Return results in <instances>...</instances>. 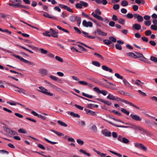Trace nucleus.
<instances>
[{
	"label": "nucleus",
	"mask_w": 157,
	"mask_h": 157,
	"mask_svg": "<svg viewBox=\"0 0 157 157\" xmlns=\"http://www.w3.org/2000/svg\"><path fill=\"white\" fill-rule=\"evenodd\" d=\"M79 151L81 153L86 155L88 156H91V155L90 154L87 152L86 151L83 150V149H80L79 150Z\"/></svg>",
	"instance_id": "nucleus-30"
},
{
	"label": "nucleus",
	"mask_w": 157,
	"mask_h": 157,
	"mask_svg": "<svg viewBox=\"0 0 157 157\" xmlns=\"http://www.w3.org/2000/svg\"><path fill=\"white\" fill-rule=\"evenodd\" d=\"M135 58H140V60L141 61H142L145 63H147L148 61L147 60V59H146L144 56H143L142 54L139 53L138 52H135Z\"/></svg>",
	"instance_id": "nucleus-2"
},
{
	"label": "nucleus",
	"mask_w": 157,
	"mask_h": 157,
	"mask_svg": "<svg viewBox=\"0 0 157 157\" xmlns=\"http://www.w3.org/2000/svg\"><path fill=\"white\" fill-rule=\"evenodd\" d=\"M18 131L19 132L22 133H26L27 131L24 129L21 128L18 130Z\"/></svg>",
	"instance_id": "nucleus-60"
},
{
	"label": "nucleus",
	"mask_w": 157,
	"mask_h": 157,
	"mask_svg": "<svg viewBox=\"0 0 157 157\" xmlns=\"http://www.w3.org/2000/svg\"><path fill=\"white\" fill-rule=\"evenodd\" d=\"M141 28V25L138 24H135L133 25V28L137 30H139Z\"/></svg>",
	"instance_id": "nucleus-25"
},
{
	"label": "nucleus",
	"mask_w": 157,
	"mask_h": 157,
	"mask_svg": "<svg viewBox=\"0 0 157 157\" xmlns=\"http://www.w3.org/2000/svg\"><path fill=\"white\" fill-rule=\"evenodd\" d=\"M107 99L111 100H117V98H115V97L111 94H109L108 96H107Z\"/></svg>",
	"instance_id": "nucleus-26"
},
{
	"label": "nucleus",
	"mask_w": 157,
	"mask_h": 157,
	"mask_svg": "<svg viewBox=\"0 0 157 157\" xmlns=\"http://www.w3.org/2000/svg\"><path fill=\"white\" fill-rule=\"evenodd\" d=\"M40 73L43 76L47 74L48 71L47 70L44 69H41L39 70Z\"/></svg>",
	"instance_id": "nucleus-24"
},
{
	"label": "nucleus",
	"mask_w": 157,
	"mask_h": 157,
	"mask_svg": "<svg viewBox=\"0 0 157 157\" xmlns=\"http://www.w3.org/2000/svg\"><path fill=\"white\" fill-rule=\"evenodd\" d=\"M51 131L53 132H54V133L56 134V135H57L58 136H64V134L61 132H59L58 131H56L54 130H51Z\"/></svg>",
	"instance_id": "nucleus-38"
},
{
	"label": "nucleus",
	"mask_w": 157,
	"mask_h": 157,
	"mask_svg": "<svg viewBox=\"0 0 157 157\" xmlns=\"http://www.w3.org/2000/svg\"><path fill=\"white\" fill-rule=\"evenodd\" d=\"M39 88L40 90L39 91L41 92L43 94H46L48 96H55V95H54L53 94L48 92V90L45 89V88L43 86H39Z\"/></svg>",
	"instance_id": "nucleus-3"
},
{
	"label": "nucleus",
	"mask_w": 157,
	"mask_h": 157,
	"mask_svg": "<svg viewBox=\"0 0 157 157\" xmlns=\"http://www.w3.org/2000/svg\"><path fill=\"white\" fill-rule=\"evenodd\" d=\"M118 22L119 23L122 24L124 25L125 22V20L122 18L119 19L118 20Z\"/></svg>",
	"instance_id": "nucleus-58"
},
{
	"label": "nucleus",
	"mask_w": 157,
	"mask_h": 157,
	"mask_svg": "<svg viewBox=\"0 0 157 157\" xmlns=\"http://www.w3.org/2000/svg\"><path fill=\"white\" fill-rule=\"evenodd\" d=\"M39 50L40 51V52L43 54H46L48 53V51L43 48H40Z\"/></svg>",
	"instance_id": "nucleus-50"
},
{
	"label": "nucleus",
	"mask_w": 157,
	"mask_h": 157,
	"mask_svg": "<svg viewBox=\"0 0 157 157\" xmlns=\"http://www.w3.org/2000/svg\"><path fill=\"white\" fill-rule=\"evenodd\" d=\"M134 17L137 19L138 22L142 21L143 20V17L138 14H134Z\"/></svg>",
	"instance_id": "nucleus-19"
},
{
	"label": "nucleus",
	"mask_w": 157,
	"mask_h": 157,
	"mask_svg": "<svg viewBox=\"0 0 157 157\" xmlns=\"http://www.w3.org/2000/svg\"><path fill=\"white\" fill-rule=\"evenodd\" d=\"M102 134L106 137H110L111 136V133L109 132L107 129H104L101 131Z\"/></svg>",
	"instance_id": "nucleus-11"
},
{
	"label": "nucleus",
	"mask_w": 157,
	"mask_h": 157,
	"mask_svg": "<svg viewBox=\"0 0 157 157\" xmlns=\"http://www.w3.org/2000/svg\"><path fill=\"white\" fill-rule=\"evenodd\" d=\"M6 131L8 133L10 134L11 135H14L15 134V132L14 131L10 129L9 128H7L6 127Z\"/></svg>",
	"instance_id": "nucleus-33"
},
{
	"label": "nucleus",
	"mask_w": 157,
	"mask_h": 157,
	"mask_svg": "<svg viewBox=\"0 0 157 157\" xmlns=\"http://www.w3.org/2000/svg\"><path fill=\"white\" fill-rule=\"evenodd\" d=\"M150 60L155 63H157V58L153 56H151L150 58Z\"/></svg>",
	"instance_id": "nucleus-59"
},
{
	"label": "nucleus",
	"mask_w": 157,
	"mask_h": 157,
	"mask_svg": "<svg viewBox=\"0 0 157 157\" xmlns=\"http://www.w3.org/2000/svg\"><path fill=\"white\" fill-rule=\"evenodd\" d=\"M117 140L125 144H128L129 141L125 137H123L121 136H118Z\"/></svg>",
	"instance_id": "nucleus-9"
},
{
	"label": "nucleus",
	"mask_w": 157,
	"mask_h": 157,
	"mask_svg": "<svg viewBox=\"0 0 157 157\" xmlns=\"http://www.w3.org/2000/svg\"><path fill=\"white\" fill-rule=\"evenodd\" d=\"M58 123L60 125L65 127H66L67 126V124H66L65 123L62 121H61L59 120L57 121Z\"/></svg>",
	"instance_id": "nucleus-36"
},
{
	"label": "nucleus",
	"mask_w": 157,
	"mask_h": 157,
	"mask_svg": "<svg viewBox=\"0 0 157 157\" xmlns=\"http://www.w3.org/2000/svg\"><path fill=\"white\" fill-rule=\"evenodd\" d=\"M93 90L94 91L97 92L98 94H101L104 96H105L108 93V92L105 90H101L97 87H94Z\"/></svg>",
	"instance_id": "nucleus-6"
},
{
	"label": "nucleus",
	"mask_w": 157,
	"mask_h": 157,
	"mask_svg": "<svg viewBox=\"0 0 157 157\" xmlns=\"http://www.w3.org/2000/svg\"><path fill=\"white\" fill-rule=\"evenodd\" d=\"M84 110L86 112V113L88 114H89L92 115H94L95 114V112L91 111L89 109H85Z\"/></svg>",
	"instance_id": "nucleus-27"
},
{
	"label": "nucleus",
	"mask_w": 157,
	"mask_h": 157,
	"mask_svg": "<svg viewBox=\"0 0 157 157\" xmlns=\"http://www.w3.org/2000/svg\"><path fill=\"white\" fill-rule=\"evenodd\" d=\"M77 142L79 145H82L84 143V141L81 139H78L76 140Z\"/></svg>",
	"instance_id": "nucleus-49"
},
{
	"label": "nucleus",
	"mask_w": 157,
	"mask_h": 157,
	"mask_svg": "<svg viewBox=\"0 0 157 157\" xmlns=\"http://www.w3.org/2000/svg\"><path fill=\"white\" fill-rule=\"evenodd\" d=\"M98 100L102 102L105 104L107 105H110L111 104V102H109V101H107L103 99H100V98H98Z\"/></svg>",
	"instance_id": "nucleus-22"
},
{
	"label": "nucleus",
	"mask_w": 157,
	"mask_h": 157,
	"mask_svg": "<svg viewBox=\"0 0 157 157\" xmlns=\"http://www.w3.org/2000/svg\"><path fill=\"white\" fill-rule=\"evenodd\" d=\"M104 43L106 45H109V44H111V42L109 40H105L103 41Z\"/></svg>",
	"instance_id": "nucleus-47"
},
{
	"label": "nucleus",
	"mask_w": 157,
	"mask_h": 157,
	"mask_svg": "<svg viewBox=\"0 0 157 157\" xmlns=\"http://www.w3.org/2000/svg\"><path fill=\"white\" fill-rule=\"evenodd\" d=\"M70 20L72 22H75L76 21H77V24L79 26L81 22V18L80 17L76 16H72L70 17Z\"/></svg>",
	"instance_id": "nucleus-4"
},
{
	"label": "nucleus",
	"mask_w": 157,
	"mask_h": 157,
	"mask_svg": "<svg viewBox=\"0 0 157 157\" xmlns=\"http://www.w3.org/2000/svg\"><path fill=\"white\" fill-rule=\"evenodd\" d=\"M82 95L83 96H85L86 97L90 98H93V96L92 95H90L87 94H86L84 93H82Z\"/></svg>",
	"instance_id": "nucleus-46"
},
{
	"label": "nucleus",
	"mask_w": 157,
	"mask_h": 157,
	"mask_svg": "<svg viewBox=\"0 0 157 157\" xmlns=\"http://www.w3.org/2000/svg\"><path fill=\"white\" fill-rule=\"evenodd\" d=\"M92 15L94 16V17L97 18L99 21H104V19L102 17L98 15H97L96 14H95L94 12H92Z\"/></svg>",
	"instance_id": "nucleus-17"
},
{
	"label": "nucleus",
	"mask_w": 157,
	"mask_h": 157,
	"mask_svg": "<svg viewBox=\"0 0 157 157\" xmlns=\"http://www.w3.org/2000/svg\"><path fill=\"white\" fill-rule=\"evenodd\" d=\"M0 31L9 34H11L12 33V32L7 29H1L0 30Z\"/></svg>",
	"instance_id": "nucleus-48"
},
{
	"label": "nucleus",
	"mask_w": 157,
	"mask_h": 157,
	"mask_svg": "<svg viewBox=\"0 0 157 157\" xmlns=\"http://www.w3.org/2000/svg\"><path fill=\"white\" fill-rule=\"evenodd\" d=\"M78 83L80 85H87L88 84V82L84 81H79Z\"/></svg>",
	"instance_id": "nucleus-45"
},
{
	"label": "nucleus",
	"mask_w": 157,
	"mask_h": 157,
	"mask_svg": "<svg viewBox=\"0 0 157 157\" xmlns=\"http://www.w3.org/2000/svg\"><path fill=\"white\" fill-rule=\"evenodd\" d=\"M109 39L111 43L112 42H115L117 41L116 39L113 36H110Z\"/></svg>",
	"instance_id": "nucleus-52"
},
{
	"label": "nucleus",
	"mask_w": 157,
	"mask_h": 157,
	"mask_svg": "<svg viewBox=\"0 0 157 157\" xmlns=\"http://www.w3.org/2000/svg\"><path fill=\"white\" fill-rule=\"evenodd\" d=\"M105 120L107 122L110 123V124H111L114 126L118 127L126 128H129L128 126H124V125H118L116 124H113V123H112V122L109 121H107L106 120Z\"/></svg>",
	"instance_id": "nucleus-20"
},
{
	"label": "nucleus",
	"mask_w": 157,
	"mask_h": 157,
	"mask_svg": "<svg viewBox=\"0 0 157 157\" xmlns=\"http://www.w3.org/2000/svg\"><path fill=\"white\" fill-rule=\"evenodd\" d=\"M126 56L129 57H132L135 58V54L132 52H129L126 54Z\"/></svg>",
	"instance_id": "nucleus-32"
},
{
	"label": "nucleus",
	"mask_w": 157,
	"mask_h": 157,
	"mask_svg": "<svg viewBox=\"0 0 157 157\" xmlns=\"http://www.w3.org/2000/svg\"><path fill=\"white\" fill-rule=\"evenodd\" d=\"M117 99L118 101H121L125 103V104H128L131 106H133L137 109H139V108L138 106L135 105L133 104L131 102H130L127 101L125 100H122V99H121L120 98H117Z\"/></svg>",
	"instance_id": "nucleus-8"
},
{
	"label": "nucleus",
	"mask_w": 157,
	"mask_h": 157,
	"mask_svg": "<svg viewBox=\"0 0 157 157\" xmlns=\"http://www.w3.org/2000/svg\"><path fill=\"white\" fill-rule=\"evenodd\" d=\"M115 47L117 49L120 50H121L122 49L121 45L118 44H117L115 45Z\"/></svg>",
	"instance_id": "nucleus-61"
},
{
	"label": "nucleus",
	"mask_w": 157,
	"mask_h": 157,
	"mask_svg": "<svg viewBox=\"0 0 157 157\" xmlns=\"http://www.w3.org/2000/svg\"><path fill=\"white\" fill-rule=\"evenodd\" d=\"M92 64L97 67H100V63L97 61H93L92 62Z\"/></svg>",
	"instance_id": "nucleus-37"
},
{
	"label": "nucleus",
	"mask_w": 157,
	"mask_h": 157,
	"mask_svg": "<svg viewBox=\"0 0 157 157\" xmlns=\"http://www.w3.org/2000/svg\"><path fill=\"white\" fill-rule=\"evenodd\" d=\"M44 13L43 14V16L45 17L49 18L52 19L54 20H57V18L55 17L52 16L48 13L45 12H44Z\"/></svg>",
	"instance_id": "nucleus-16"
},
{
	"label": "nucleus",
	"mask_w": 157,
	"mask_h": 157,
	"mask_svg": "<svg viewBox=\"0 0 157 157\" xmlns=\"http://www.w3.org/2000/svg\"><path fill=\"white\" fill-rule=\"evenodd\" d=\"M128 4V2L126 0H123L121 2V5L123 6H126Z\"/></svg>",
	"instance_id": "nucleus-40"
},
{
	"label": "nucleus",
	"mask_w": 157,
	"mask_h": 157,
	"mask_svg": "<svg viewBox=\"0 0 157 157\" xmlns=\"http://www.w3.org/2000/svg\"><path fill=\"white\" fill-rule=\"evenodd\" d=\"M57 27L60 30L63 31V32H65V33H70V32L67 29L63 28H62L59 25H57Z\"/></svg>",
	"instance_id": "nucleus-34"
},
{
	"label": "nucleus",
	"mask_w": 157,
	"mask_h": 157,
	"mask_svg": "<svg viewBox=\"0 0 157 157\" xmlns=\"http://www.w3.org/2000/svg\"><path fill=\"white\" fill-rule=\"evenodd\" d=\"M7 103L11 105H15L17 104L21 105V104L19 103H16V102H14V101H12V102L8 101V102H7Z\"/></svg>",
	"instance_id": "nucleus-51"
},
{
	"label": "nucleus",
	"mask_w": 157,
	"mask_h": 157,
	"mask_svg": "<svg viewBox=\"0 0 157 157\" xmlns=\"http://www.w3.org/2000/svg\"><path fill=\"white\" fill-rule=\"evenodd\" d=\"M125 17H126L128 18L131 19L134 17V15H133L132 13H128L125 16Z\"/></svg>",
	"instance_id": "nucleus-54"
},
{
	"label": "nucleus",
	"mask_w": 157,
	"mask_h": 157,
	"mask_svg": "<svg viewBox=\"0 0 157 157\" xmlns=\"http://www.w3.org/2000/svg\"><path fill=\"white\" fill-rule=\"evenodd\" d=\"M50 36L54 38H57L58 36V32L54 30L53 29H50Z\"/></svg>",
	"instance_id": "nucleus-10"
},
{
	"label": "nucleus",
	"mask_w": 157,
	"mask_h": 157,
	"mask_svg": "<svg viewBox=\"0 0 157 157\" xmlns=\"http://www.w3.org/2000/svg\"><path fill=\"white\" fill-rule=\"evenodd\" d=\"M109 151L111 153H112L113 154H114L119 157H121L122 156V155L120 154L117 153L116 152H114V151H113L111 150H110Z\"/></svg>",
	"instance_id": "nucleus-62"
},
{
	"label": "nucleus",
	"mask_w": 157,
	"mask_h": 157,
	"mask_svg": "<svg viewBox=\"0 0 157 157\" xmlns=\"http://www.w3.org/2000/svg\"><path fill=\"white\" fill-rule=\"evenodd\" d=\"M97 33L98 34L100 35L106 36L107 35V33L103 32L99 29H97Z\"/></svg>",
	"instance_id": "nucleus-23"
},
{
	"label": "nucleus",
	"mask_w": 157,
	"mask_h": 157,
	"mask_svg": "<svg viewBox=\"0 0 157 157\" xmlns=\"http://www.w3.org/2000/svg\"><path fill=\"white\" fill-rule=\"evenodd\" d=\"M130 117H132V119L136 121H140L141 120V118H140L139 116L136 115L131 114L130 115Z\"/></svg>",
	"instance_id": "nucleus-15"
},
{
	"label": "nucleus",
	"mask_w": 157,
	"mask_h": 157,
	"mask_svg": "<svg viewBox=\"0 0 157 157\" xmlns=\"http://www.w3.org/2000/svg\"><path fill=\"white\" fill-rule=\"evenodd\" d=\"M151 28L152 30H157V25H152L151 26Z\"/></svg>",
	"instance_id": "nucleus-63"
},
{
	"label": "nucleus",
	"mask_w": 157,
	"mask_h": 157,
	"mask_svg": "<svg viewBox=\"0 0 157 157\" xmlns=\"http://www.w3.org/2000/svg\"><path fill=\"white\" fill-rule=\"evenodd\" d=\"M16 0L13 1H12V3H9V5L10 6H12L15 8H17V3L15 4Z\"/></svg>",
	"instance_id": "nucleus-41"
},
{
	"label": "nucleus",
	"mask_w": 157,
	"mask_h": 157,
	"mask_svg": "<svg viewBox=\"0 0 157 157\" xmlns=\"http://www.w3.org/2000/svg\"><path fill=\"white\" fill-rule=\"evenodd\" d=\"M59 6L61 8L65 10H66L69 12L71 13H72L73 12L72 10L70 7H69L66 5L63 4H59Z\"/></svg>",
	"instance_id": "nucleus-13"
},
{
	"label": "nucleus",
	"mask_w": 157,
	"mask_h": 157,
	"mask_svg": "<svg viewBox=\"0 0 157 157\" xmlns=\"http://www.w3.org/2000/svg\"><path fill=\"white\" fill-rule=\"evenodd\" d=\"M94 55L96 56H97L98 57L100 58L102 60H104V58L100 54H99L98 53H97V52H95L94 53Z\"/></svg>",
	"instance_id": "nucleus-53"
},
{
	"label": "nucleus",
	"mask_w": 157,
	"mask_h": 157,
	"mask_svg": "<svg viewBox=\"0 0 157 157\" xmlns=\"http://www.w3.org/2000/svg\"><path fill=\"white\" fill-rule=\"evenodd\" d=\"M132 83L134 84H136L138 86H142L140 83H141L142 84H144V83L141 82L139 79H137L136 81L134 80L133 79H132Z\"/></svg>",
	"instance_id": "nucleus-14"
},
{
	"label": "nucleus",
	"mask_w": 157,
	"mask_h": 157,
	"mask_svg": "<svg viewBox=\"0 0 157 157\" xmlns=\"http://www.w3.org/2000/svg\"><path fill=\"white\" fill-rule=\"evenodd\" d=\"M102 68L105 71H108L110 73H112L113 70L110 68L108 67L105 65H103L102 66Z\"/></svg>",
	"instance_id": "nucleus-21"
},
{
	"label": "nucleus",
	"mask_w": 157,
	"mask_h": 157,
	"mask_svg": "<svg viewBox=\"0 0 157 157\" xmlns=\"http://www.w3.org/2000/svg\"><path fill=\"white\" fill-rule=\"evenodd\" d=\"M135 2L138 4H140L141 3L142 4H144L145 3L144 0H135Z\"/></svg>",
	"instance_id": "nucleus-44"
},
{
	"label": "nucleus",
	"mask_w": 157,
	"mask_h": 157,
	"mask_svg": "<svg viewBox=\"0 0 157 157\" xmlns=\"http://www.w3.org/2000/svg\"><path fill=\"white\" fill-rule=\"evenodd\" d=\"M134 144L135 146L137 148L141 149L144 151H146L147 150V148L142 144L135 143Z\"/></svg>",
	"instance_id": "nucleus-7"
},
{
	"label": "nucleus",
	"mask_w": 157,
	"mask_h": 157,
	"mask_svg": "<svg viewBox=\"0 0 157 157\" xmlns=\"http://www.w3.org/2000/svg\"><path fill=\"white\" fill-rule=\"evenodd\" d=\"M122 80L123 82L126 86L131 87L132 86L125 78H124Z\"/></svg>",
	"instance_id": "nucleus-28"
},
{
	"label": "nucleus",
	"mask_w": 157,
	"mask_h": 157,
	"mask_svg": "<svg viewBox=\"0 0 157 157\" xmlns=\"http://www.w3.org/2000/svg\"><path fill=\"white\" fill-rule=\"evenodd\" d=\"M70 114L71 116L79 118L80 117V115L77 113H75L73 112H71L70 113Z\"/></svg>",
	"instance_id": "nucleus-39"
},
{
	"label": "nucleus",
	"mask_w": 157,
	"mask_h": 157,
	"mask_svg": "<svg viewBox=\"0 0 157 157\" xmlns=\"http://www.w3.org/2000/svg\"><path fill=\"white\" fill-rule=\"evenodd\" d=\"M55 59L57 61L60 62H63V59L60 57L56 56L55 57Z\"/></svg>",
	"instance_id": "nucleus-56"
},
{
	"label": "nucleus",
	"mask_w": 157,
	"mask_h": 157,
	"mask_svg": "<svg viewBox=\"0 0 157 157\" xmlns=\"http://www.w3.org/2000/svg\"><path fill=\"white\" fill-rule=\"evenodd\" d=\"M94 13L95 14H96L97 15H100L101 14V13L100 10L98 9H96Z\"/></svg>",
	"instance_id": "nucleus-64"
},
{
	"label": "nucleus",
	"mask_w": 157,
	"mask_h": 157,
	"mask_svg": "<svg viewBox=\"0 0 157 157\" xmlns=\"http://www.w3.org/2000/svg\"><path fill=\"white\" fill-rule=\"evenodd\" d=\"M115 76L117 78L123 80L124 78L121 75L117 73H116L115 74Z\"/></svg>",
	"instance_id": "nucleus-42"
},
{
	"label": "nucleus",
	"mask_w": 157,
	"mask_h": 157,
	"mask_svg": "<svg viewBox=\"0 0 157 157\" xmlns=\"http://www.w3.org/2000/svg\"><path fill=\"white\" fill-rule=\"evenodd\" d=\"M13 56L15 57V58H17L19 59L21 61H22L25 63H28L30 64V65H33V63H32L30 61H28V60H27L26 59H24L23 58L21 57L20 56L16 55L15 54H13Z\"/></svg>",
	"instance_id": "nucleus-5"
},
{
	"label": "nucleus",
	"mask_w": 157,
	"mask_h": 157,
	"mask_svg": "<svg viewBox=\"0 0 157 157\" xmlns=\"http://www.w3.org/2000/svg\"><path fill=\"white\" fill-rule=\"evenodd\" d=\"M43 34L45 36H48V37H50V31H46L44 33H43Z\"/></svg>",
	"instance_id": "nucleus-57"
},
{
	"label": "nucleus",
	"mask_w": 157,
	"mask_h": 157,
	"mask_svg": "<svg viewBox=\"0 0 157 157\" xmlns=\"http://www.w3.org/2000/svg\"><path fill=\"white\" fill-rule=\"evenodd\" d=\"M91 129L93 132L94 133L97 132L98 128L97 126L94 124L91 127Z\"/></svg>",
	"instance_id": "nucleus-29"
},
{
	"label": "nucleus",
	"mask_w": 157,
	"mask_h": 157,
	"mask_svg": "<svg viewBox=\"0 0 157 157\" xmlns=\"http://www.w3.org/2000/svg\"><path fill=\"white\" fill-rule=\"evenodd\" d=\"M121 111L122 112L125 114L127 115H128L129 114V112L124 108H121Z\"/></svg>",
	"instance_id": "nucleus-43"
},
{
	"label": "nucleus",
	"mask_w": 157,
	"mask_h": 157,
	"mask_svg": "<svg viewBox=\"0 0 157 157\" xmlns=\"http://www.w3.org/2000/svg\"><path fill=\"white\" fill-rule=\"evenodd\" d=\"M82 24L84 26L86 27H92L93 26V23L91 22H87L86 20L83 21Z\"/></svg>",
	"instance_id": "nucleus-12"
},
{
	"label": "nucleus",
	"mask_w": 157,
	"mask_h": 157,
	"mask_svg": "<svg viewBox=\"0 0 157 157\" xmlns=\"http://www.w3.org/2000/svg\"><path fill=\"white\" fill-rule=\"evenodd\" d=\"M44 139L46 141H47L49 143H50L51 144H57L58 143L56 142H54L51 141L45 138H44Z\"/></svg>",
	"instance_id": "nucleus-55"
},
{
	"label": "nucleus",
	"mask_w": 157,
	"mask_h": 157,
	"mask_svg": "<svg viewBox=\"0 0 157 157\" xmlns=\"http://www.w3.org/2000/svg\"><path fill=\"white\" fill-rule=\"evenodd\" d=\"M16 1L17 2V7H21L23 8H26L27 7L25 6L21 5L22 2L21 0H16Z\"/></svg>",
	"instance_id": "nucleus-18"
},
{
	"label": "nucleus",
	"mask_w": 157,
	"mask_h": 157,
	"mask_svg": "<svg viewBox=\"0 0 157 157\" xmlns=\"http://www.w3.org/2000/svg\"><path fill=\"white\" fill-rule=\"evenodd\" d=\"M7 84L9 86H11L13 90L16 92L20 94H23L27 96H29L34 98H36V97L34 95H30L23 88H19L10 83H8Z\"/></svg>",
	"instance_id": "nucleus-1"
},
{
	"label": "nucleus",
	"mask_w": 157,
	"mask_h": 157,
	"mask_svg": "<svg viewBox=\"0 0 157 157\" xmlns=\"http://www.w3.org/2000/svg\"><path fill=\"white\" fill-rule=\"evenodd\" d=\"M94 151L96 152L98 155L101 156V157H105L106 154L104 153H101V152L96 150H94Z\"/></svg>",
	"instance_id": "nucleus-31"
},
{
	"label": "nucleus",
	"mask_w": 157,
	"mask_h": 157,
	"mask_svg": "<svg viewBox=\"0 0 157 157\" xmlns=\"http://www.w3.org/2000/svg\"><path fill=\"white\" fill-rule=\"evenodd\" d=\"M50 77L52 79H53V80L56 81H61V79H60L59 78H58V77H57L55 76H53V75H51L50 76Z\"/></svg>",
	"instance_id": "nucleus-35"
}]
</instances>
